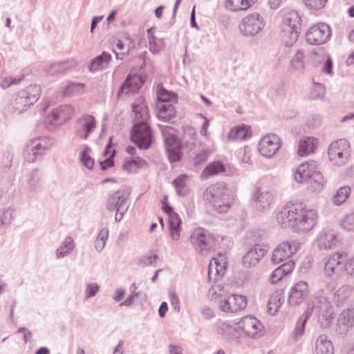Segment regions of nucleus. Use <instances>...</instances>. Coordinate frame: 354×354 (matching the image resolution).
<instances>
[{
    "label": "nucleus",
    "instance_id": "30",
    "mask_svg": "<svg viewBox=\"0 0 354 354\" xmlns=\"http://www.w3.org/2000/svg\"><path fill=\"white\" fill-rule=\"evenodd\" d=\"M315 354H334L332 342L324 335L319 336L315 343Z\"/></svg>",
    "mask_w": 354,
    "mask_h": 354
},
{
    "label": "nucleus",
    "instance_id": "12",
    "mask_svg": "<svg viewBox=\"0 0 354 354\" xmlns=\"http://www.w3.org/2000/svg\"><path fill=\"white\" fill-rule=\"evenodd\" d=\"M192 243L205 255L214 250L215 240L214 237L202 228L194 230L191 236Z\"/></svg>",
    "mask_w": 354,
    "mask_h": 354
},
{
    "label": "nucleus",
    "instance_id": "11",
    "mask_svg": "<svg viewBox=\"0 0 354 354\" xmlns=\"http://www.w3.org/2000/svg\"><path fill=\"white\" fill-rule=\"evenodd\" d=\"M263 17L257 12L246 15L239 25V29L245 35H254L264 27Z\"/></svg>",
    "mask_w": 354,
    "mask_h": 354
},
{
    "label": "nucleus",
    "instance_id": "57",
    "mask_svg": "<svg viewBox=\"0 0 354 354\" xmlns=\"http://www.w3.org/2000/svg\"><path fill=\"white\" fill-rule=\"evenodd\" d=\"M99 290V287L97 284L91 283L88 285L86 290V296L87 298L93 297L96 295Z\"/></svg>",
    "mask_w": 354,
    "mask_h": 354
},
{
    "label": "nucleus",
    "instance_id": "45",
    "mask_svg": "<svg viewBox=\"0 0 354 354\" xmlns=\"http://www.w3.org/2000/svg\"><path fill=\"white\" fill-rule=\"evenodd\" d=\"M342 276L354 275V256L350 257L347 254V259L342 264Z\"/></svg>",
    "mask_w": 354,
    "mask_h": 354
},
{
    "label": "nucleus",
    "instance_id": "13",
    "mask_svg": "<svg viewBox=\"0 0 354 354\" xmlns=\"http://www.w3.org/2000/svg\"><path fill=\"white\" fill-rule=\"evenodd\" d=\"M76 115L75 109L70 104H64L53 109L47 118V122L55 126L62 125L72 120Z\"/></svg>",
    "mask_w": 354,
    "mask_h": 354
},
{
    "label": "nucleus",
    "instance_id": "43",
    "mask_svg": "<svg viewBox=\"0 0 354 354\" xmlns=\"http://www.w3.org/2000/svg\"><path fill=\"white\" fill-rule=\"evenodd\" d=\"M189 176L187 175H180L176 178L173 184L176 189V191L179 195H185L187 191V180Z\"/></svg>",
    "mask_w": 354,
    "mask_h": 354
},
{
    "label": "nucleus",
    "instance_id": "44",
    "mask_svg": "<svg viewBox=\"0 0 354 354\" xmlns=\"http://www.w3.org/2000/svg\"><path fill=\"white\" fill-rule=\"evenodd\" d=\"M91 149L85 146L80 153V158L82 164L88 169H91L94 165V159L91 156Z\"/></svg>",
    "mask_w": 354,
    "mask_h": 354
},
{
    "label": "nucleus",
    "instance_id": "41",
    "mask_svg": "<svg viewBox=\"0 0 354 354\" xmlns=\"http://www.w3.org/2000/svg\"><path fill=\"white\" fill-rule=\"evenodd\" d=\"M300 17L296 12L288 13L283 19L282 27H290L300 30Z\"/></svg>",
    "mask_w": 354,
    "mask_h": 354
},
{
    "label": "nucleus",
    "instance_id": "46",
    "mask_svg": "<svg viewBox=\"0 0 354 354\" xmlns=\"http://www.w3.org/2000/svg\"><path fill=\"white\" fill-rule=\"evenodd\" d=\"M342 227L348 232H354V212L346 214L341 222Z\"/></svg>",
    "mask_w": 354,
    "mask_h": 354
},
{
    "label": "nucleus",
    "instance_id": "2",
    "mask_svg": "<svg viewBox=\"0 0 354 354\" xmlns=\"http://www.w3.org/2000/svg\"><path fill=\"white\" fill-rule=\"evenodd\" d=\"M203 199L211 204L217 212L225 213L234 204L235 194L225 185L216 183L206 189Z\"/></svg>",
    "mask_w": 354,
    "mask_h": 354
},
{
    "label": "nucleus",
    "instance_id": "26",
    "mask_svg": "<svg viewBox=\"0 0 354 354\" xmlns=\"http://www.w3.org/2000/svg\"><path fill=\"white\" fill-rule=\"evenodd\" d=\"M251 136V127L245 124H238L232 127L228 133V138L234 140H244Z\"/></svg>",
    "mask_w": 354,
    "mask_h": 354
},
{
    "label": "nucleus",
    "instance_id": "36",
    "mask_svg": "<svg viewBox=\"0 0 354 354\" xmlns=\"http://www.w3.org/2000/svg\"><path fill=\"white\" fill-rule=\"evenodd\" d=\"M351 190L348 186L341 187L335 192L333 197V202L336 205L343 204L348 199L351 194Z\"/></svg>",
    "mask_w": 354,
    "mask_h": 354
},
{
    "label": "nucleus",
    "instance_id": "4",
    "mask_svg": "<svg viewBox=\"0 0 354 354\" xmlns=\"http://www.w3.org/2000/svg\"><path fill=\"white\" fill-rule=\"evenodd\" d=\"M214 301L217 308L227 314H235L244 310L248 306V298L241 294H231L227 296L216 295Z\"/></svg>",
    "mask_w": 354,
    "mask_h": 354
},
{
    "label": "nucleus",
    "instance_id": "49",
    "mask_svg": "<svg viewBox=\"0 0 354 354\" xmlns=\"http://www.w3.org/2000/svg\"><path fill=\"white\" fill-rule=\"evenodd\" d=\"M291 64L295 69L299 70L304 68V55L301 52H297L291 61Z\"/></svg>",
    "mask_w": 354,
    "mask_h": 354
},
{
    "label": "nucleus",
    "instance_id": "29",
    "mask_svg": "<svg viewBox=\"0 0 354 354\" xmlns=\"http://www.w3.org/2000/svg\"><path fill=\"white\" fill-rule=\"evenodd\" d=\"M116 49L115 50L117 59H122L123 57L129 53L130 50L133 48L134 44L133 41L128 37H122L117 39Z\"/></svg>",
    "mask_w": 354,
    "mask_h": 354
},
{
    "label": "nucleus",
    "instance_id": "18",
    "mask_svg": "<svg viewBox=\"0 0 354 354\" xmlns=\"http://www.w3.org/2000/svg\"><path fill=\"white\" fill-rule=\"evenodd\" d=\"M227 267V258L224 254L214 257L209 263L208 277L209 281H216L223 276Z\"/></svg>",
    "mask_w": 354,
    "mask_h": 354
},
{
    "label": "nucleus",
    "instance_id": "8",
    "mask_svg": "<svg viewBox=\"0 0 354 354\" xmlns=\"http://www.w3.org/2000/svg\"><path fill=\"white\" fill-rule=\"evenodd\" d=\"M331 35L330 26L319 22L310 26L306 32V40L310 45H322L326 43Z\"/></svg>",
    "mask_w": 354,
    "mask_h": 354
},
{
    "label": "nucleus",
    "instance_id": "7",
    "mask_svg": "<svg viewBox=\"0 0 354 354\" xmlns=\"http://www.w3.org/2000/svg\"><path fill=\"white\" fill-rule=\"evenodd\" d=\"M131 141L139 148L147 149L152 143V131L146 122L136 124L131 132Z\"/></svg>",
    "mask_w": 354,
    "mask_h": 354
},
{
    "label": "nucleus",
    "instance_id": "1",
    "mask_svg": "<svg viewBox=\"0 0 354 354\" xmlns=\"http://www.w3.org/2000/svg\"><path fill=\"white\" fill-rule=\"evenodd\" d=\"M276 218L284 227L298 232H308L317 224L318 215L315 209L301 203H288L277 213Z\"/></svg>",
    "mask_w": 354,
    "mask_h": 354
},
{
    "label": "nucleus",
    "instance_id": "51",
    "mask_svg": "<svg viewBox=\"0 0 354 354\" xmlns=\"http://www.w3.org/2000/svg\"><path fill=\"white\" fill-rule=\"evenodd\" d=\"M164 46L161 39L155 38L153 35L149 38V49L153 53H158Z\"/></svg>",
    "mask_w": 354,
    "mask_h": 354
},
{
    "label": "nucleus",
    "instance_id": "37",
    "mask_svg": "<svg viewBox=\"0 0 354 354\" xmlns=\"http://www.w3.org/2000/svg\"><path fill=\"white\" fill-rule=\"evenodd\" d=\"M75 247L73 239L71 237H66L61 245L57 248L56 255L58 258L64 257L68 254Z\"/></svg>",
    "mask_w": 354,
    "mask_h": 354
},
{
    "label": "nucleus",
    "instance_id": "31",
    "mask_svg": "<svg viewBox=\"0 0 354 354\" xmlns=\"http://www.w3.org/2000/svg\"><path fill=\"white\" fill-rule=\"evenodd\" d=\"M156 114L160 120L167 121L175 115L176 110L174 106L170 104H165L158 102L156 104Z\"/></svg>",
    "mask_w": 354,
    "mask_h": 354
},
{
    "label": "nucleus",
    "instance_id": "48",
    "mask_svg": "<svg viewBox=\"0 0 354 354\" xmlns=\"http://www.w3.org/2000/svg\"><path fill=\"white\" fill-rule=\"evenodd\" d=\"M108 236L109 231L107 229H102L100 232L96 240L95 241V247L97 250L100 251L104 248Z\"/></svg>",
    "mask_w": 354,
    "mask_h": 354
},
{
    "label": "nucleus",
    "instance_id": "40",
    "mask_svg": "<svg viewBox=\"0 0 354 354\" xmlns=\"http://www.w3.org/2000/svg\"><path fill=\"white\" fill-rule=\"evenodd\" d=\"M157 98L159 102H169L171 100H176L177 98L176 95L169 91L166 90L162 84H158L156 87Z\"/></svg>",
    "mask_w": 354,
    "mask_h": 354
},
{
    "label": "nucleus",
    "instance_id": "33",
    "mask_svg": "<svg viewBox=\"0 0 354 354\" xmlns=\"http://www.w3.org/2000/svg\"><path fill=\"white\" fill-rule=\"evenodd\" d=\"M147 165V162L138 157L127 160L123 164V169L129 173H136L139 169L146 167Z\"/></svg>",
    "mask_w": 354,
    "mask_h": 354
},
{
    "label": "nucleus",
    "instance_id": "55",
    "mask_svg": "<svg viewBox=\"0 0 354 354\" xmlns=\"http://www.w3.org/2000/svg\"><path fill=\"white\" fill-rule=\"evenodd\" d=\"M211 151L209 149L204 150L197 153L194 158L195 164L199 165L206 161Z\"/></svg>",
    "mask_w": 354,
    "mask_h": 354
},
{
    "label": "nucleus",
    "instance_id": "19",
    "mask_svg": "<svg viewBox=\"0 0 354 354\" xmlns=\"http://www.w3.org/2000/svg\"><path fill=\"white\" fill-rule=\"evenodd\" d=\"M310 294L309 285L300 281L292 286L288 294V302L292 305H299L308 298Z\"/></svg>",
    "mask_w": 354,
    "mask_h": 354
},
{
    "label": "nucleus",
    "instance_id": "5",
    "mask_svg": "<svg viewBox=\"0 0 354 354\" xmlns=\"http://www.w3.org/2000/svg\"><path fill=\"white\" fill-rule=\"evenodd\" d=\"M41 90L39 86L30 85L21 90L12 102V108L21 113L35 104L39 99Z\"/></svg>",
    "mask_w": 354,
    "mask_h": 354
},
{
    "label": "nucleus",
    "instance_id": "3",
    "mask_svg": "<svg viewBox=\"0 0 354 354\" xmlns=\"http://www.w3.org/2000/svg\"><path fill=\"white\" fill-rule=\"evenodd\" d=\"M261 322L254 317L245 316L237 322L234 327L223 324L219 328L221 333L227 336L235 337L245 334L250 337H254L261 330Z\"/></svg>",
    "mask_w": 354,
    "mask_h": 354
},
{
    "label": "nucleus",
    "instance_id": "59",
    "mask_svg": "<svg viewBox=\"0 0 354 354\" xmlns=\"http://www.w3.org/2000/svg\"><path fill=\"white\" fill-rule=\"evenodd\" d=\"M201 119L203 121V127H202V129L201 130V135H203L204 136H207V135H208L207 129L209 127V120L206 118H204L202 116H201Z\"/></svg>",
    "mask_w": 354,
    "mask_h": 354
},
{
    "label": "nucleus",
    "instance_id": "9",
    "mask_svg": "<svg viewBox=\"0 0 354 354\" xmlns=\"http://www.w3.org/2000/svg\"><path fill=\"white\" fill-rule=\"evenodd\" d=\"M346 259L347 253L344 252H335L330 255L325 263V276L330 278L342 277V264Z\"/></svg>",
    "mask_w": 354,
    "mask_h": 354
},
{
    "label": "nucleus",
    "instance_id": "20",
    "mask_svg": "<svg viewBox=\"0 0 354 354\" xmlns=\"http://www.w3.org/2000/svg\"><path fill=\"white\" fill-rule=\"evenodd\" d=\"M315 161L309 160L300 164L295 172V179L297 182L302 183L311 179L319 171Z\"/></svg>",
    "mask_w": 354,
    "mask_h": 354
},
{
    "label": "nucleus",
    "instance_id": "38",
    "mask_svg": "<svg viewBox=\"0 0 354 354\" xmlns=\"http://www.w3.org/2000/svg\"><path fill=\"white\" fill-rule=\"evenodd\" d=\"M326 183L324 176L319 172L311 178L309 189L312 192H319L324 189Z\"/></svg>",
    "mask_w": 354,
    "mask_h": 354
},
{
    "label": "nucleus",
    "instance_id": "6",
    "mask_svg": "<svg viewBox=\"0 0 354 354\" xmlns=\"http://www.w3.org/2000/svg\"><path fill=\"white\" fill-rule=\"evenodd\" d=\"M351 152V146L346 139H339L333 142L328 148V155L330 161L336 165L346 162Z\"/></svg>",
    "mask_w": 354,
    "mask_h": 354
},
{
    "label": "nucleus",
    "instance_id": "64",
    "mask_svg": "<svg viewBox=\"0 0 354 354\" xmlns=\"http://www.w3.org/2000/svg\"><path fill=\"white\" fill-rule=\"evenodd\" d=\"M169 352L170 354H183L182 349L180 347L174 345L169 346Z\"/></svg>",
    "mask_w": 354,
    "mask_h": 354
},
{
    "label": "nucleus",
    "instance_id": "17",
    "mask_svg": "<svg viewBox=\"0 0 354 354\" xmlns=\"http://www.w3.org/2000/svg\"><path fill=\"white\" fill-rule=\"evenodd\" d=\"M96 120L88 114L83 115L76 123L75 135L82 140H86L96 128Z\"/></svg>",
    "mask_w": 354,
    "mask_h": 354
},
{
    "label": "nucleus",
    "instance_id": "60",
    "mask_svg": "<svg viewBox=\"0 0 354 354\" xmlns=\"http://www.w3.org/2000/svg\"><path fill=\"white\" fill-rule=\"evenodd\" d=\"M113 153H111L110 155V157L109 158H107L106 160H104V161H102L100 162V165H101V168L102 170H104L106 169H107L108 167H110L111 166H113V160L111 158L112 156H113Z\"/></svg>",
    "mask_w": 354,
    "mask_h": 354
},
{
    "label": "nucleus",
    "instance_id": "58",
    "mask_svg": "<svg viewBox=\"0 0 354 354\" xmlns=\"http://www.w3.org/2000/svg\"><path fill=\"white\" fill-rule=\"evenodd\" d=\"M170 301L173 307L177 311L180 310V301L178 296L175 294L170 295Z\"/></svg>",
    "mask_w": 354,
    "mask_h": 354
},
{
    "label": "nucleus",
    "instance_id": "27",
    "mask_svg": "<svg viewBox=\"0 0 354 354\" xmlns=\"http://www.w3.org/2000/svg\"><path fill=\"white\" fill-rule=\"evenodd\" d=\"M283 290L280 288L276 289L270 295L267 305L268 312L270 315H274L283 303Z\"/></svg>",
    "mask_w": 354,
    "mask_h": 354
},
{
    "label": "nucleus",
    "instance_id": "50",
    "mask_svg": "<svg viewBox=\"0 0 354 354\" xmlns=\"http://www.w3.org/2000/svg\"><path fill=\"white\" fill-rule=\"evenodd\" d=\"M328 0H303L305 6L309 9L320 10L323 8Z\"/></svg>",
    "mask_w": 354,
    "mask_h": 354
},
{
    "label": "nucleus",
    "instance_id": "35",
    "mask_svg": "<svg viewBox=\"0 0 354 354\" xmlns=\"http://www.w3.org/2000/svg\"><path fill=\"white\" fill-rule=\"evenodd\" d=\"M169 233L171 239L174 241L180 239L181 231V221L178 215H173V217L169 220Z\"/></svg>",
    "mask_w": 354,
    "mask_h": 354
},
{
    "label": "nucleus",
    "instance_id": "25",
    "mask_svg": "<svg viewBox=\"0 0 354 354\" xmlns=\"http://www.w3.org/2000/svg\"><path fill=\"white\" fill-rule=\"evenodd\" d=\"M318 145L319 140L317 138L313 137L302 138L299 142L297 154L301 157L308 156L315 152Z\"/></svg>",
    "mask_w": 354,
    "mask_h": 354
},
{
    "label": "nucleus",
    "instance_id": "22",
    "mask_svg": "<svg viewBox=\"0 0 354 354\" xmlns=\"http://www.w3.org/2000/svg\"><path fill=\"white\" fill-rule=\"evenodd\" d=\"M107 208L111 211L115 210V219L121 220L127 209L126 198L124 195L119 192H116L109 196L107 201Z\"/></svg>",
    "mask_w": 354,
    "mask_h": 354
},
{
    "label": "nucleus",
    "instance_id": "56",
    "mask_svg": "<svg viewBox=\"0 0 354 354\" xmlns=\"http://www.w3.org/2000/svg\"><path fill=\"white\" fill-rule=\"evenodd\" d=\"M323 58L325 60V63L322 70L324 72L328 74H330L332 72L333 66L332 60L328 55H324Z\"/></svg>",
    "mask_w": 354,
    "mask_h": 354
},
{
    "label": "nucleus",
    "instance_id": "10",
    "mask_svg": "<svg viewBox=\"0 0 354 354\" xmlns=\"http://www.w3.org/2000/svg\"><path fill=\"white\" fill-rule=\"evenodd\" d=\"M172 130L171 128L166 127L162 130V133L169 161L177 162L182 158L181 147L176 136L171 132Z\"/></svg>",
    "mask_w": 354,
    "mask_h": 354
},
{
    "label": "nucleus",
    "instance_id": "54",
    "mask_svg": "<svg viewBox=\"0 0 354 354\" xmlns=\"http://www.w3.org/2000/svg\"><path fill=\"white\" fill-rule=\"evenodd\" d=\"M283 272L286 275L290 274L295 267V261L290 260L279 266Z\"/></svg>",
    "mask_w": 354,
    "mask_h": 354
},
{
    "label": "nucleus",
    "instance_id": "34",
    "mask_svg": "<svg viewBox=\"0 0 354 354\" xmlns=\"http://www.w3.org/2000/svg\"><path fill=\"white\" fill-rule=\"evenodd\" d=\"M225 171V167L222 162L214 161L209 164L203 171L202 176L208 178L211 176L218 175Z\"/></svg>",
    "mask_w": 354,
    "mask_h": 354
},
{
    "label": "nucleus",
    "instance_id": "16",
    "mask_svg": "<svg viewBox=\"0 0 354 354\" xmlns=\"http://www.w3.org/2000/svg\"><path fill=\"white\" fill-rule=\"evenodd\" d=\"M281 146V140L275 134H268L263 136L259 143L260 153L267 158H270L278 151Z\"/></svg>",
    "mask_w": 354,
    "mask_h": 354
},
{
    "label": "nucleus",
    "instance_id": "14",
    "mask_svg": "<svg viewBox=\"0 0 354 354\" xmlns=\"http://www.w3.org/2000/svg\"><path fill=\"white\" fill-rule=\"evenodd\" d=\"M252 200L258 210H264L272 206L274 201V196L261 185H257L252 193Z\"/></svg>",
    "mask_w": 354,
    "mask_h": 354
},
{
    "label": "nucleus",
    "instance_id": "21",
    "mask_svg": "<svg viewBox=\"0 0 354 354\" xmlns=\"http://www.w3.org/2000/svg\"><path fill=\"white\" fill-rule=\"evenodd\" d=\"M144 82L145 79L142 76L129 75L118 91V97H122L123 95H127L138 92Z\"/></svg>",
    "mask_w": 354,
    "mask_h": 354
},
{
    "label": "nucleus",
    "instance_id": "53",
    "mask_svg": "<svg viewBox=\"0 0 354 354\" xmlns=\"http://www.w3.org/2000/svg\"><path fill=\"white\" fill-rule=\"evenodd\" d=\"M168 198L167 196H164L163 198L161 201L162 203V209L168 214L169 220L171 219V217H173V215H178L176 213H175L173 211V209L171 207H170L167 203Z\"/></svg>",
    "mask_w": 354,
    "mask_h": 354
},
{
    "label": "nucleus",
    "instance_id": "24",
    "mask_svg": "<svg viewBox=\"0 0 354 354\" xmlns=\"http://www.w3.org/2000/svg\"><path fill=\"white\" fill-rule=\"evenodd\" d=\"M266 250L260 244L254 245L243 257V263L246 266L256 265L264 257Z\"/></svg>",
    "mask_w": 354,
    "mask_h": 354
},
{
    "label": "nucleus",
    "instance_id": "28",
    "mask_svg": "<svg viewBox=\"0 0 354 354\" xmlns=\"http://www.w3.org/2000/svg\"><path fill=\"white\" fill-rule=\"evenodd\" d=\"M257 0H226L225 7L232 12L245 11L248 10Z\"/></svg>",
    "mask_w": 354,
    "mask_h": 354
},
{
    "label": "nucleus",
    "instance_id": "61",
    "mask_svg": "<svg viewBox=\"0 0 354 354\" xmlns=\"http://www.w3.org/2000/svg\"><path fill=\"white\" fill-rule=\"evenodd\" d=\"M1 86L3 88H8L10 86H12V82L11 81V77H5L1 81Z\"/></svg>",
    "mask_w": 354,
    "mask_h": 354
},
{
    "label": "nucleus",
    "instance_id": "15",
    "mask_svg": "<svg viewBox=\"0 0 354 354\" xmlns=\"http://www.w3.org/2000/svg\"><path fill=\"white\" fill-rule=\"evenodd\" d=\"M299 243L295 241H286L280 243L274 250L272 254V261L276 263H279L292 257L299 248Z\"/></svg>",
    "mask_w": 354,
    "mask_h": 354
},
{
    "label": "nucleus",
    "instance_id": "47",
    "mask_svg": "<svg viewBox=\"0 0 354 354\" xmlns=\"http://www.w3.org/2000/svg\"><path fill=\"white\" fill-rule=\"evenodd\" d=\"M339 322L346 326H351L354 324V310L348 309L344 310L341 314Z\"/></svg>",
    "mask_w": 354,
    "mask_h": 354
},
{
    "label": "nucleus",
    "instance_id": "63",
    "mask_svg": "<svg viewBox=\"0 0 354 354\" xmlns=\"http://www.w3.org/2000/svg\"><path fill=\"white\" fill-rule=\"evenodd\" d=\"M124 290H122V289H118L116 291H115V296H114V299L116 301H120L124 295Z\"/></svg>",
    "mask_w": 354,
    "mask_h": 354
},
{
    "label": "nucleus",
    "instance_id": "32",
    "mask_svg": "<svg viewBox=\"0 0 354 354\" xmlns=\"http://www.w3.org/2000/svg\"><path fill=\"white\" fill-rule=\"evenodd\" d=\"M111 59V55L104 51L91 62L90 70L92 72L102 70L109 65Z\"/></svg>",
    "mask_w": 354,
    "mask_h": 354
},
{
    "label": "nucleus",
    "instance_id": "39",
    "mask_svg": "<svg viewBox=\"0 0 354 354\" xmlns=\"http://www.w3.org/2000/svg\"><path fill=\"white\" fill-rule=\"evenodd\" d=\"M133 110L135 113L136 118L141 122H145L149 118L148 108L144 101H140L138 104H135L133 106Z\"/></svg>",
    "mask_w": 354,
    "mask_h": 354
},
{
    "label": "nucleus",
    "instance_id": "42",
    "mask_svg": "<svg viewBox=\"0 0 354 354\" xmlns=\"http://www.w3.org/2000/svg\"><path fill=\"white\" fill-rule=\"evenodd\" d=\"M283 39L288 45L294 44L298 38L299 30L290 27H282Z\"/></svg>",
    "mask_w": 354,
    "mask_h": 354
},
{
    "label": "nucleus",
    "instance_id": "62",
    "mask_svg": "<svg viewBox=\"0 0 354 354\" xmlns=\"http://www.w3.org/2000/svg\"><path fill=\"white\" fill-rule=\"evenodd\" d=\"M168 310L167 304L162 302L159 308L158 313L161 317H164Z\"/></svg>",
    "mask_w": 354,
    "mask_h": 354
},
{
    "label": "nucleus",
    "instance_id": "52",
    "mask_svg": "<svg viewBox=\"0 0 354 354\" xmlns=\"http://www.w3.org/2000/svg\"><path fill=\"white\" fill-rule=\"evenodd\" d=\"M284 277H286V274L283 272L279 267H277L271 273L269 277V281L271 283L274 284L280 281Z\"/></svg>",
    "mask_w": 354,
    "mask_h": 354
},
{
    "label": "nucleus",
    "instance_id": "23",
    "mask_svg": "<svg viewBox=\"0 0 354 354\" xmlns=\"http://www.w3.org/2000/svg\"><path fill=\"white\" fill-rule=\"evenodd\" d=\"M337 241V234L335 230L331 229L323 230L317 239L318 247L324 250L332 248L336 245Z\"/></svg>",
    "mask_w": 354,
    "mask_h": 354
}]
</instances>
